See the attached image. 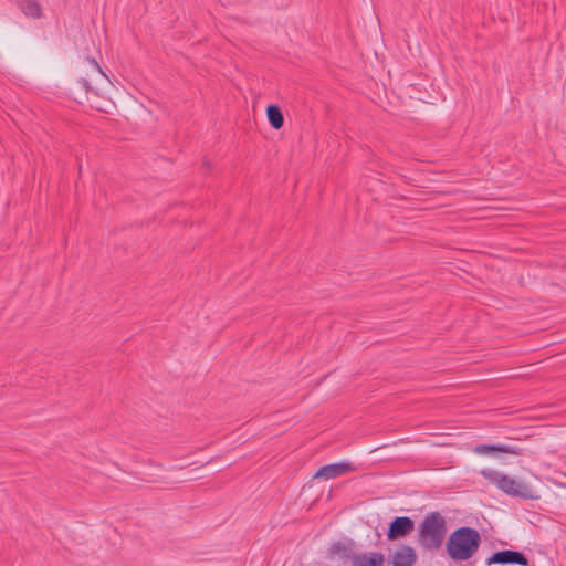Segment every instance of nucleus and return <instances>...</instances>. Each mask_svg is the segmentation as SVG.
Instances as JSON below:
<instances>
[{
    "label": "nucleus",
    "mask_w": 566,
    "mask_h": 566,
    "mask_svg": "<svg viewBox=\"0 0 566 566\" xmlns=\"http://www.w3.org/2000/svg\"><path fill=\"white\" fill-rule=\"evenodd\" d=\"M415 527L413 521L408 516L395 517L387 533L389 539H396L409 534Z\"/></svg>",
    "instance_id": "6"
},
{
    "label": "nucleus",
    "mask_w": 566,
    "mask_h": 566,
    "mask_svg": "<svg viewBox=\"0 0 566 566\" xmlns=\"http://www.w3.org/2000/svg\"><path fill=\"white\" fill-rule=\"evenodd\" d=\"M480 473L486 481L496 486L503 493L512 497H514L515 494H522L521 491L516 492V490L512 488L513 476L493 469H483Z\"/></svg>",
    "instance_id": "3"
},
{
    "label": "nucleus",
    "mask_w": 566,
    "mask_h": 566,
    "mask_svg": "<svg viewBox=\"0 0 566 566\" xmlns=\"http://www.w3.org/2000/svg\"><path fill=\"white\" fill-rule=\"evenodd\" d=\"M91 63L94 66L96 73H98L99 75L104 76V73L102 72L99 65L97 64V62L94 59L91 60Z\"/></svg>",
    "instance_id": "15"
},
{
    "label": "nucleus",
    "mask_w": 566,
    "mask_h": 566,
    "mask_svg": "<svg viewBox=\"0 0 566 566\" xmlns=\"http://www.w3.org/2000/svg\"><path fill=\"white\" fill-rule=\"evenodd\" d=\"M269 123L274 129H280L284 124L283 114L277 105H269L266 108Z\"/></svg>",
    "instance_id": "11"
},
{
    "label": "nucleus",
    "mask_w": 566,
    "mask_h": 566,
    "mask_svg": "<svg viewBox=\"0 0 566 566\" xmlns=\"http://www.w3.org/2000/svg\"><path fill=\"white\" fill-rule=\"evenodd\" d=\"M352 566H384L385 556L381 553H353L350 556Z\"/></svg>",
    "instance_id": "7"
},
{
    "label": "nucleus",
    "mask_w": 566,
    "mask_h": 566,
    "mask_svg": "<svg viewBox=\"0 0 566 566\" xmlns=\"http://www.w3.org/2000/svg\"><path fill=\"white\" fill-rule=\"evenodd\" d=\"M512 488L517 491H521L523 494H515L514 497H520L524 500H537L539 499V495L537 494L536 490L528 484L527 482L513 478L512 480Z\"/></svg>",
    "instance_id": "10"
},
{
    "label": "nucleus",
    "mask_w": 566,
    "mask_h": 566,
    "mask_svg": "<svg viewBox=\"0 0 566 566\" xmlns=\"http://www.w3.org/2000/svg\"><path fill=\"white\" fill-rule=\"evenodd\" d=\"M19 8L22 12L31 18H39L41 15V6L36 0H19Z\"/></svg>",
    "instance_id": "12"
},
{
    "label": "nucleus",
    "mask_w": 566,
    "mask_h": 566,
    "mask_svg": "<svg viewBox=\"0 0 566 566\" xmlns=\"http://www.w3.org/2000/svg\"><path fill=\"white\" fill-rule=\"evenodd\" d=\"M355 465L349 461L331 463L322 467L314 475V479L331 480L344 474L354 472Z\"/></svg>",
    "instance_id": "4"
},
{
    "label": "nucleus",
    "mask_w": 566,
    "mask_h": 566,
    "mask_svg": "<svg viewBox=\"0 0 566 566\" xmlns=\"http://www.w3.org/2000/svg\"><path fill=\"white\" fill-rule=\"evenodd\" d=\"M473 452L480 455H488L493 452L518 454L520 450L509 444H478L473 448Z\"/></svg>",
    "instance_id": "9"
},
{
    "label": "nucleus",
    "mask_w": 566,
    "mask_h": 566,
    "mask_svg": "<svg viewBox=\"0 0 566 566\" xmlns=\"http://www.w3.org/2000/svg\"><path fill=\"white\" fill-rule=\"evenodd\" d=\"M480 544V533L475 528L463 526L450 534L446 548L451 559L464 562L474 556Z\"/></svg>",
    "instance_id": "1"
},
{
    "label": "nucleus",
    "mask_w": 566,
    "mask_h": 566,
    "mask_svg": "<svg viewBox=\"0 0 566 566\" xmlns=\"http://www.w3.org/2000/svg\"><path fill=\"white\" fill-rule=\"evenodd\" d=\"M485 564H516L521 566H528V560L521 552L506 549L495 552L492 556L486 558Z\"/></svg>",
    "instance_id": "5"
},
{
    "label": "nucleus",
    "mask_w": 566,
    "mask_h": 566,
    "mask_svg": "<svg viewBox=\"0 0 566 566\" xmlns=\"http://www.w3.org/2000/svg\"><path fill=\"white\" fill-rule=\"evenodd\" d=\"M419 545L429 552L441 548L447 535V522L440 512L428 513L418 526Z\"/></svg>",
    "instance_id": "2"
},
{
    "label": "nucleus",
    "mask_w": 566,
    "mask_h": 566,
    "mask_svg": "<svg viewBox=\"0 0 566 566\" xmlns=\"http://www.w3.org/2000/svg\"><path fill=\"white\" fill-rule=\"evenodd\" d=\"M77 84L81 85V87L84 88L86 93L92 92L96 94V92L91 87L90 82L86 78H80L77 81Z\"/></svg>",
    "instance_id": "14"
},
{
    "label": "nucleus",
    "mask_w": 566,
    "mask_h": 566,
    "mask_svg": "<svg viewBox=\"0 0 566 566\" xmlns=\"http://www.w3.org/2000/svg\"><path fill=\"white\" fill-rule=\"evenodd\" d=\"M417 560L416 551L408 545L397 549L391 558L392 566H413Z\"/></svg>",
    "instance_id": "8"
},
{
    "label": "nucleus",
    "mask_w": 566,
    "mask_h": 566,
    "mask_svg": "<svg viewBox=\"0 0 566 566\" xmlns=\"http://www.w3.org/2000/svg\"><path fill=\"white\" fill-rule=\"evenodd\" d=\"M352 546H353L352 542H349V543L336 542L331 546L329 551H331L332 555L350 558Z\"/></svg>",
    "instance_id": "13"
}]
</instances>
